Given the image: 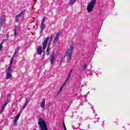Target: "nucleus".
Returning <instances> with one entry per match:
<instances>
[{
    "label": "nucleus",
    "instance_id": "obj_2",
    "mask_svg": "<svg viewBox=\"0 0 130 130\" xmlns=\"http://www.w3.org/2000/svg\"><path fill=\"white\" fill-rule=\"evenodd\" d=\"M38 124L40 125V129L41 130H48L47 128V126L46 125V123L43 120L42 118H40L39 119Z\"/></svg>",
    "mask_w": 130,
    "mask_h": 130
},
{
    "label": "nucleus",
    "instance_id": "obj_13",
    "mask_svg": "<svg viewBox=\"0 0 130 130\" xmlns=\"http://www.w3.org/2000/svg\"><path fill=\"white\" fill-rule=\"evenodd\" d=\"M5 21H6V16H5V15H2L0 18V22L5 23Z\"/></svg>",
    "mask_w": 130,
    "mask_h": 130
},
{
    "label": "nucleus",
    "instance_id": "obj_17",
    "mask_svg": "<svg viewBox=\"0 0 130 130\" xmlns=\"http://www.w3.org/2000/svg\"><path fill=\"white\" fill-rule=\"evenodd\" d=\"M76 1H77V0H70L69 4H70L71 5H74L75 3H76Z\"/></svg>",
    "mask_w": 130,
    "mask_h": 130
},
{
    "label": "nucleus",
    "instance_id": "obj_24",
    "mask_svg": "<svg viewBox=\"0 0 130 130\" xmlns=\"http://www.w3.org/2000/svg\"><path fill=\"white\" fill-rule=\"evenodd\" d=\"M44 21H45V16L43 17V18L42 20L41 23L42 24H44Z\"/></svg>",
    "mask_w": 130,
    "mask_h": 130
},
{
    "label": "nucleus",
    "instance_id": "obj_20",
    "mask_svg": "<svg viewBox=\"0 0 130 130\" xmlns=\"http://www.w3.org/2000/svg\"><path fill=\"white\" fill-rule=\"evenodd\" d=\"M3 44H4V42H2L0 44V50L2 51L3 50Z\"/></svg>",
    "mask_w": 130,
    "mask_h": 130
},
{
    "label": "nucleus",
    "instance_id": "obj_30",
    "mask_svg": "<svg viewBox=\"0 0 130 130\" xmlns=\"http://www.w3.org/2000/svg\"><path fill=\"white\" fill-rule=\"evenodd\" d=\"M19 50H20V48H19V47H18L16 50V51H17V52L19 51Z\"/></svg>",
    "mask_w": 130,
    "mask_h": 130
},
{
    "label": "nucleus",
    "instance_id": "obj_5",
    "mask_svg": "<svg viewBox=\"0 0 130 130\" xmlns=\"http://www.w3.org/2000/svg\"><path fill=\"white\" fill-rule=\"evenodd\" d=\"M55 60V52L53 51L52 52V55L51 56V60H50L51 64H53L54 63Z\"/></svg>",
    "mask_w": 130,
    "mask_h": 130
},
{
    "label": "nucleus",
    "instance_id": "obj_28",
    "mask_svg": "<svg viewBox=\"0 0 130 130\" xmlns=\"http://www.w3.org/2000/svg\"><path fill=\"white\" fill-rule=\"evenodd\" d=\"M8 103H9L8 102H6L4 104V105H3V106H4V107H6V106H7Z\"/></svg>",
    "mask_w": 130,
    "mask_h": 130
},
{
    "label": "nucleus",
    "instance_id": "obj_37",
    "mask_svg": "<svg viewBox=\"0 0 130 130\" xmlns=\"http://www.w3.org/2000/svg\"><path fill=\"white\" fill-rule=\"evenodd\" d=\"M96 121H98V120L94 121V122H96Z\"/></svg>",
    "mask_w": 130,
    "mask_h": 130
},
{
    "label": "nucleus",
    "instance_id": "obj_15",
    "mask_svg": "<svg viewBox=\"0 0 130 130\" xmlns=\"http://www.w3.org/2000/svg\"><path fill=\"white\" fill-rule=\"evenodd\" d=\"M20 116H21V114L18 113L15 117V118L14 119V120L15 121H18L19 120V118H20Z\"/></svg>",
    "mask_w": 130,
    "mask_h": 130
},
{
    "label": "nucleus",
    "instance_id": "obj_35",
    "mask_svg": "<svg viewBox=\"0 0 130 130\" xmlns=\"http://www.w3.org/2000/svg\"><path fill=\"white\" fill-rule=\"evenodd\" d=\"M51 39H52V36H51L50 40H51Z\"/></svg>",
    "mask_w": 130,
    "mask_h": 130
},
{
    "label": "nucleus",
    "instance_id": "obj_7",
    "mask_svg": "<svg viewBox=\"0 0 130 130\" xmlns=\"http://www.w3.org/2000/svg\"><path fill=\"white\" fill-rule=\"evenodd\" d=\"M60 36V32H59V33H58L56 35V36H55V38H54V42L55 43H56V42H57V41H58V40H59V37Z\"/></svg>",
    "mask_w": 130,
    "mask_h": 130
},
{
    "label": "nucleus",
    "instance_id": "obj_9",
    "mask_svg": "<svg viewBox=\"0 0 130 130\" xmlns=\"http://www.w3.org/2000/svg\"><path fill=\"white\" fill-rule=\"evenodd\" d=\"M37 53L40 55L42 54V46H40L38 47Z\"/></svg>",
    "mask_w": 130,
    "mask_h": 130
},
{
    "label": "nucleus",
    "instance_id": "obj_18",
    "mask_svg": "<svg viewBox=\"0 0 130 130\" xmlns=\"http://www.w3.org/2000/svg\"><path fill=\"white\" fill-rule=\"evenodd\" d=\"M64 84H62V86H61V87L60 88V89H59L58 91V93L59 94V93H60L61 92V91H62V89H63V87H64Z\"/></svg>",
    "mask_w": 130,
    "mask_h": 130
},
{
    "label": "nucleus",
    "instance_id": "obj_4",
    "mask_svg": "<svg viewBox=\"0 0 130 130\" xmlns=\"http://www.w3.org/2000/svg\"><path fill=\"white\" fill-rule=\"evenodd\" d=\"M12 78V65H9L6 71V80H9Z\"/></svg>",
    "mask_w": 130,
    "mask_h": 130
},
{
    "label": "nucleus",
    "instance_id": "obj_29",
    "mask_svg": "<svg viewBox=\"0 0 130 130\" xmlns=\"http://www.w3.org/2000/svg\"><path fill=\"white\" fill-rule=\"evenodd\" d=\"M72 73H73V70H71L70 71V72L69 73V76H71V75H72Z\"/></svg>",
    "mask_w": 130,
    "mask_h": 130
},
{
    "label": "nucleus",
    "instance_id": "obj_36",
    "mask_svg": "<svg viewBox=\"0 0 130 130\" xmlns=\"http://www.w3.org/2000/svg\"><path fill=\"white\" fill-rule=\"evenodd\" d=\"M4 41H6V40H3V41H2V42H3V43H4Z\"/></svg>",
    "mask_w": 130,
    "mask_h": 130
},
{
    "label": "nucleus",
    "instance_id": "obj_19",
    "mask_svg": "<svg viewBox=\"0 0 130 130\" xmlns=\"http://www.w3.org/2000/svg\"><path fill=\"white\" fill-rule=\"evenodd\" d=\"M48 40H49V38L47 37V38H46V39L43 43L47 44V42H48Z\"/></svg>",
    "mask_w": 130,
    "mask_h": 130
},
{
    "label": "nucleus",
    "instance_id": "obj_33",
    "mask_svg": "<svg viewBox=\"0 0 130 130\" xmlns=\"http://www.w3.org/2000/svg\"><path fill=\"white\" fill-rule=\"evenodd\" d=\"M17 53H18L17 51L15 50V52H14V54H17Z\"/></svg>",
    "mask_w": 130,
    "mask_h": 130
},
{
    "label": "nucleus",
    "instance_id": "obj_32",
    "mask_svg": "<svg viewBox=\"0 0 130 130\" xmlns=\"http://www.w3.org/2000/svg\"><path fill=\"white\" fill-rule=\"evenodd\" d=\"M63 127H66V124H64V122H63Z\"/></svg>",
    "mask_w": 130,
    "mask_h": 130
},
{
    "label": "nucleus",
    "instance_id": "obj_31",
    "mask_svg": "<svg viewBox=\"0 0 130 130\" xmlns=\"http://www.w3.org/2000/svg\"><path fill=\"white\" fill-rule=\"evenodd\" d=\"M14 125H17V121H14Z\"/></svg>",
    "mask_w": 130,
    "mask_h": 130
},
{
    "label": "nucleus",
    "instance_id": "obj_1",
    "mask_svg": "<svg viewBox=\"0 0 130 130\" xmlns=\"http://www.w3.org/2000/svg\"><path fill=\"white\" fill-rule=\"evenodd\" d=\"M74 43H72L70 47V49H68L67 50V53H66V56H67V61H70L71 59H72V55L73 54V50L74 49Z\"/></svg>",
    "mask_w": 130,
    "mask_h": 130
},
{
    "label": "nucleus",
    "instance_id": "obj_8",
    "mask_svg": "<svg viewBox=\"0 0 130 130\" xmlns=\"http://www.w3.org/2000/svg\"><path fill=\"white\" fill-rule=\"evenodd\" d=\"M14 35L15 37L19 36V28H18V26H15L14 29Z\"/></svg>",
    "mask_w": 130,
    "mask_h": 130
},
{
    "label": "nucleus",
    "instance_id": "obj_16",
    "mask_svg": "<svg viewBox=\"0 0 130 130\" xmlns=\"http://www.w3.org/2000/svg\"><path fill=\"white\" fill-rule=\"evenodd\" d=\"M70 78H71V76H70V75H68V76L67 78L66 79L65 82L63 84H64V86H66V84H67V83H68V81H69V80H70Z\"/></svg>",
    "mask_w": 130,
    "mask_h": 130
},
{
    "label": "nucleus",
    "instance_id": "obj_12",
    "mask_svg": "<svg viewBox=\"0 0 130 130\" xmlns=\"http://www.w3.org/2000/svg\"><path fill=\"white\" fill-rule=\"evenodd\" d=\"M49 50H50V41L49 43V44L47 46V55H48L49 54H50V52H49Z\"/></svg>",
    "mask_w": 130,
    "mask_h": 130
},
{
    "label": "nucleus",
    "instance_id": "obj_14",
    "mask_svg": "<svg viewBox=\"0 0 130 130\" xmlns=\"http://www.w3.org/2000/svg\"><path fill=\"white\" fill-rule=\"evenodd\" d=\"M15 56H16V54H14L13 57L11 58L10 66H12L13 61H14V58H15Z\"/></svg>",
    "mask_w": 130,
    "mask_h": 130
},
{
    "label": "nucleus",
    "instance_id": "obj_25",
    "mask_svg": "<svg viewBox=\"0 0 130 130\" xmlns=\"http://www.w3.org/2000/svg\"><path fill=\"white\" fill-rule=\"evenodd\" d=\"M3 25H4V22L0 21V29H2V27H3Z\"/></svg>",
    "mask_w": 130,
    "mask_h": 130
},
{
    "label": "nucleus",
    "instance_id": "obj_38",
    "mask_svg": "<svg viewBox=\"0 0 130 130\" xmlns=\"http://www.w3.org/2000/svg\"><path fill=\"white\" fill-rule=\"evenodd\" d=\"M34 130H36V129H34Z\"/></svg>",
    "mask_w": 130,
    "mask_h": 130
},
{
    "label": "nucleus",
    "instance_id": "obj_26",
    "mask_svg": "<svg viewBox=\"0 0 130 130\" xmlns=\"http://www.w3.org/2000/svg\"><path fill=\"white\" fill-rule=\"evenodd\" d=\"M5 107H4V106L2 107L1 113H2V112H4V110H5Z\"/></svg>",
    "mask_w": 130,
    "mask_h": 130
},
{
    "label": "nucleus",
    "instance_id": "obj_3",
    "mask_svg": "<svg viewBox=\"0 0 130 130\" xmlns=\"http://www.w3.org/2000/svg\"><path fill=\"white\" fill-rule=\"evenodd\" d=\"M96 0H91V2L87 5V12L88 13H91L93 12V10H94V8L95 7V5H96Z\"/></svg>",
    "mask_w": 130,
    "mask_h": 130
},
{
    "label": "nucleus",
    "instance_id": "obj_21",
    "mask_svg": "<svg viewBox=\"0 0 130 130\" xmlns=\"http://www.w3.org/2000/svg\"><path fill=\"white\" fill-rule=\"evenodd\" d=\"M46 45H47V44H45L43 43V49L44 50L46 48Z\"/></svg>",
    "mask_w": 130,
    "mask_h": 130
},
{
    "label": "nucleus",
    "instance_id": "obj_6",
    "mask_svg": "<svg viewBox=\"0 0 130 130\" xmlns=\"http://www.w3.org/2000/svg\"><path fill=\"white\" fill-rule=\"evenodd\" d=\"M24 14H25V11L23 10L20 13L17 15L15 18L16 22H18V21H19V18H20V17H22V16H24Z\"/></svg>",
    "mask_w": 130,
    "mask_h": 130
},
{
    "label": "nucleus",
    "instance_id": "obj_23",
    "mask_svg": "<svg viewBox=\"0 0 130 130\" xmlns=\"http://www.w3.org/2000/svg\"><path fill=\"white\" fill-rule=\"evenodd\" d=\"M27 105H28V104L24 103V104L22 107V110H24V109H25V108L27 107Z\"/></svg>",
    "mask_w": 130,
    "mask_h": 130
},
{
    "label": "nucleus",
    "instance_id": "obj_34",
    "mask_svg": "<svg viewBox=\"0 0 130 130\" xmlns=\"http://www.w3.org/2000/svg\"><path fill=\"white\" fill-rule=\"evenodd\" d=\"M64 130H67V127H64Z\"/></svg>",
    "mask_w": 130,
    "mask_h": 130
},
{
    "label": "nucleus",
    "instance_id": "obj_22",
    "mask_svg": "<svg viewBox=\"0 0 130 130\" xmlns=\"http://www.w3.org/2000/svg\"><path fill=\"white\" fill-rule=\"evenodd\" d=\"M29 102H30V100H29V98H26L25 103L26 104H28V103H29Z\"/></svg>",
    "mask_w": 130,
    "mask_h": 130
},
{
    "label": "nucleus",
    "instance_id": "obj_10",
    "mask_svg": "<svg viewBox=\"0 0 130 130\" xmlns=\"http://www.w3.org/2000/svg\"><path fill=\"white\" fill-rule=\"evenodd\" d=\"M45 28V24L44 23H41L40 29H41V33H43V31Z\"/></svg>",
    "mask_w": 130,
    "mask_h": 130
},
{
    "label": "nucleus",
    "instance_id": "obj_11",
    "mask_svg": "<svg viewBox=\"0 0 130 130\" xmlns=\"http://www.w3.org/2000/svg\"><path fill=\"white\" fill-rule=\"evenodd\" d=\"M40 106L41 108H43V109H45V100H43L41 102Z\"/></svg>",
    "mask_w": 130,
    "mask_h": 130
},
{
    "label": "nucleus",
    "instance_id": "obj_27",
    "mask_svg": "<svg viewBox=\"0 0 130 130\" xmlns=\"http://www.w3.org/2000/svg\"><path fill=\"white\" fill-rule=\"evenodd\" d=\"M87 67H88L87 66V64H85L84 66H83V70H86V69H87Z\"/></svg>",
    "mask_w": 130,
    "mask_h": 130
}]
</instances>
